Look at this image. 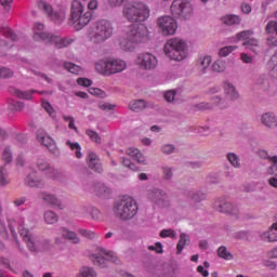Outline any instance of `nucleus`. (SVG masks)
<instances>
[{
  "mask_svg": "<svg viewBox=\"0 0 277 277\" xmlns=\"http://www.w3.org/2000/svg\"><path fill=\"white\" fill-rule=\"evenodd\" d=\"M211 62H212V58L209 55L200 57L197 61L198 70H200V72H207V69L211 66Z\"/></svg>",
  "mask_w": 277,
  "mask_h": 277,
  "instance_id": "nucleus-35",
  "label": "nucleus"
},
{
  "mask_svg": "<svg viewBox=\"0 0 277 277\" xmlns=\"http://www.w3.org/2000/svg\"><path fill=\"white\" fill-rule=\"evenodd\" d=\"M25 185L28 187H43L44 182L38 176V171H31L25 179Z\"/></svg>",
  "mask_w": 277,
  "mask_h": 277,
  "instance_id": "nucleus-26",
  "label": "nucleus"
},
{
  "mask_svg": "<svg viewBox=\"0 0 277 277\" xmlns=\"http://www.w3.org/2000/svg\"><path fill=\"white\" fill-rule=\"evenodd\" d=\"M160 153H162V155H174V153H176V146L171 143H164L160 147Z\"/></svg>",
  "mask_w": 277,
  "mask_h": 277,
  "instance_id": "nucleus-45",
  "label": "nucleus"
},
{
  "mask_svg": "<svg viewBox=\"0 0 277 277\" xmlns=\"http://www.w3.org/2000/svg\"><path fill=\"white\" fill-rule=\"evenodd\" d=\"M37 168L40 170V172H45L47 179H52V181H64V173L53 167L44 160V159H38L37 161Z\"/></svg>",
  "mask_w": 277,
  "mask_h": 277,
  "instance_id": "nucleus-16",
  "label": "nucleus"
},
{
  "mask_svg": "<svg viewBox=\"0 0 277 277\" xmlns=\"http://www.w3.org/2000/svg\"><path fill=\"white\" fill-rule=\"evenodd\" d=\"M212 103L213 105H216V107H220V109H225V107H228V101L217 95L212 97Z\"/></svg>",
  "mask_w": 277,
  "mask_h": 277,
  "instance_id": "nucleus-53",
  "label": "nucleus"
},
{
  "mask_svg": "<svg viewBox=\"0 0 277 277\" xmlns=\"http://www.w3.org/2000/svg\"><path fill=\"white\" fill-rule=\"evenodd\" d=\"M254 36V31L252 30H242L236 34L235 37H232V42H248Z\"/></svg>",
  "mask_w": 277,
  "mask_h": 277,
  "instance_id": "nucleus-31",
  "label": "nucleus"
},
{
  "mask_svg": "<svg viewBox=\"0 0 277 277\" xmlns=\"http://www.w3.org/2000/svg\"><path fill=\"white\" fill-rule=\"evenodd\" d=\"M43 220L45 224L53 225L60 222V216L55 212L48 210L43 213Z\"/></svg>",
  "mask_w": 277,
  "mask_h": 277,
  "instance_id": "nucleus-36",
  "label": "nucleus"
},
{
  "mask_svg": "<svg viewBox=\"0 0 277 277\" xmlns=\"http://www.w3.org/2000/svg\"><path fill=\"white\" fill-rule=\"evenodd\" d=\"M96 271L89 266H82L76 277H96Z\"/></svg>",
  "mask_w": 277,
  "mask_h": 277,
  "instance_id": "nucleus-42",
  "label": "nucleus"
},
{
  "mask_svg": "<svg viewBox=\"0 0 277 277\" xmlns=\"http://www.w3.org/2000/svg\"><path fill=\"white\" fill-rule=\"evenodd\" d=\"M114 36V24L107 19H100L95 22L91 32H89V40L93 44H103Z\"/></svg>",
  "mask_w": 277,
  "mask_h": 277,
  "instance_id": "nucleus-8",
  "label": "nucleus"
},
{
  "mask_svg": "<svg viewBox=\"0 0 277 277\" xmlns=\"http://www.w3.org/2000/svg\"><path fill=\"white\" fill-rule=\"evenodd\" d=\"M37 141L39 144H42V146H45L52 155H57L60 153V148H57L53 137H51L43 129L37 131Z\"/></svg>",
  "mask_w": 277,
  "mask_h": 277,
  "instance_id": "nucleus-18",
  "label": "nucleus"
},
{
  "mask_svg": "<svg viewBox=\"0 0 277 277\" xmlns=\"http://www.w3.org/2000/svg\"><path fill=\"white\" fill-rule=\"evenodd\" d=\"M213 207L219 213H224L225 215H229L234 220H239L241 216V211L239 210V206L237 203L230 201L226 197H219L214 200Z\"/></svg>",
  "mask_w": 277,
  "mask_h": 277,
  "instance_id": "nucleus-11",
  "label": "nucleus"
},
{
  "mask_svg": "<svg viewBox=\"0 0 277 277\" xmlns=\"http://www.w3.org/2000/svg\"><path fill=\"white\" fill-rule=\"evenodd\" d=\"M36 90H28V91H23L21 89L12 88L10 90V93L13 96H16V98H22V101H31L34 98V94H36Z\"/></svg>",
  "mask_w": 277,
  "mask_h": 277,
  "instance_id": "nucleus-25",
  "label": "nucleus"
},
{
  "mask_svg": "<svg viewBox=\"0 0 277 277\" xmlns=\"http://www.w3.org/2000/svg\"><path fill=\"white\" fill-rule=\"evenodd\" d=\"M121 163L124 168H128V170H131L132 172H140V167L135 164L131 159L129 158H122Z\"/></svg>",
  "mask_w": 277,
  "mask_h": 277,
  "instance_id": "nucleus-49",
  "label": "nucleus"
},
{
  "mask_svg": "<svg viewBox=\"0 0 277 277\" xmlns=\"http://www.w3.org/2000/svg\"><path fill=\"white\" fill-rule=\"evenodd\" d=\"M135 64L142 70H155L159 66V60L150 52H142L137 54Z\"/></svg>",
  "mask_w": 277,
  "mask_h": 277,
  "instance_id": "nucleus-15",
  "label": "nucleus"
},
{
  "mask_svg": "<svg viewBox=\"0 0 277 277\" xmlns=\"http://www.w3.org/2000/svg\"><path fill=\"white\" fill-rule=\"evenodd\" d=\"M217 254L220 259H224L225 261H233V253H230V251H228L225 246H221L217 249Z\"/></svg>",
  "mask_w": 277,
  "mask_h": 277,
  "instance_id": "nucleus-46",
  "label": "nucleus"
},
{
  "mask_svg": "<svg viewBox=\"0 0 277 277\" xmlns=\"http://www.w3.org/2000/svg\"><path fill=\"white\" fill-rule=\"evenodd\" d=\"M85 134L88 137H90L91 142H94L95 144H102L103 140L101 138V135L94 130H87Z\"/></svg>",
  "mask_w": 277,
  "mask_h": 277,
  "instance_id": "nucleus-55",
  "label": "nucleus"
},
{
  "mask_svg": "<svg viewBox=\"0 0 277 277\" xmlns=\"http://www.w3.org/2000/svg\"><path fill=\"white\" fill-rule=\"evenodd\" d=\"M159 236L161 237V239H176L177 234H176V230L172 228H167V229L160 230Z\"/></svg>",
  "mask_w": 277,
  "mask_h": 277,
  "instance_id": "nucleus-48",
  "label": "nucleus"
},
{
  "mask_svg": "<svg viewBox=\"0 0 277 277\" xmlns=\"http://www.w3.org/2000/svg\"><path fill=\"white\" fill-rule=\"evenodd\" d=\"M162 176L164 181H170V179L174 176V170L172 169V167H162Z\"/></svg>",
  "mask_w": 277,
  "mask_h": 277,
  "instance_id": "nucleus-58",
  "label": "nucleus"
},
{
  "mask_svg": "<svg viewBox=\"0 0 277 277\" xmlns=\"http://www.w3.org/2000/svg\"><path fill=\"white\" fill-rule=\"evenodd\" d=\"M89 94H92V96H98L100 98H105V96H107V93H105V91L94 87H91L89 89Z\"/></svg>",
  "mask_w": 277,
  "mask_h": 277,
  "instance_id": "nucleus-60",
  "label": "nucleus"
},
{
  "mask_svg": "<svg viewBox=\"0 0 277 277\" xmlns=\"http://www.w3.org/2000/svg\"><path fill=\"white\" fill-rule=\"evenodd\" d=\"M223 91L228 101H238L239 91H237V88L235 87V84H233V82L225 81L223 83Z\"/></svg>",
  "mask_w": 277,
  "mask_h": 277,
  "instance_id": "nucleus-24",
  "label": "nucleus"
},
{
  "mask_svg": "<svg viewBox=\"0 0 277 277\" xmlns=\"http://www.w3.org/2000/svg\"><path fill=\"white\" fill-rule=\"evenodd\" d=\"M98 253H93L90 255V260L92 263L100 267L101 269H105V267H109V262L115 263V265H120V259L116 256V253L113 251H108L107 249H103L101 247L97 248Z\"/></svg>",
  "mask_w": 277,
  "mask_h": 277,
  "instance_id": "nucleus-10",
  "label": "nucleus"
},
{
  "mask_svg": "<svg viewBox=\"0 0 277 277\" xmlns=\"http://www.w3.org/2000/svg\"><path fill=\"white\" fill-rule=\"evenodd\" d=\"M92 21V13L85 12V6L79 0L71 2L70 23L77 31H81L83 27Z\"/></svg>",
  "mask_w": 277,
  "mask_h": 277,
  "instance_id": "nucleus-7",
  "label": "nucleus"
},
{
  "mask_svg": "<svg viewBox=\"0 0 277 277\" xmlns=\"http://www.w3.org/2000/svg\"><path fill=\"white\" fill-rule=\"evenodd\" d=\"M265 31L271 36H277V22L269 21L265 27Z\"/></svg>",
  "mask_w": 277,
  "mask_h": 277,
  "instance_id": "nucleus-57",
  "label": "nucleus"
},
{
  "mask_svg": "<svg viewBox=\"0 0 277 277\" xmlns=\"http://www.w3.org/2000/svg\"><path fill=\"white\" fill-rule=\"evenodd\" d=\"M5 185H10V173L4 166H0V186L5 187Z\"/></svg>",
  "mask_w": 277,
  "mask_h": 277,
  "instance_id": "nucleus-39",
  "label": "nucleus"
},
{
  "mask_svg": "<svg viewBox=\"0 0 277 277\" xmlns=\"http://www.w3.org/2000/svg\"><path fill=\"white\" fill-rule=\"evenodd\" d=\"M137 201L133 197H122L117 200L114 205L113 212L114 215L121 220L122 222H128V220H133L137 215Z\"/></svg>",
  "mask_w": 277,
  "mask_h": 277,
  "instance_id": "nucleus-5",
  "label": "nucleus"
},
{
  "mask_svg": "<svg viewBox=\"0 0 277 277\" xmlns=\"http://www.w3.org/2000/svg\"><path fill=\"white\" fill-rule=\"evenodd\" d=\"M176 97V91L170 90L164 93V98L168 103H174V98Z\"/></svg>",
  "mask_w": 277,
  "mask_h": 277,
  "instance_id": "nucleus-62",
  "label": "nucleus"
},
{
  "mask_svg": "<svg viewBox=\"0 0 277 277\" xmlns=\"http://www.w3.org/2000/svg\"><path fill=\"white\" fill-rule=\"evenodd\" d=\"M41 198L45 202H49V205H53L54 207H60V199L52 194L49 193H41Z\"/></svg>",
  "mask_w": 277,
  "mask_h": 277,
  "instance_id": "nucleus-41",
  "label": "nucleus"
},
{
  "mask_svg": "<svg viewBox=\"0 0 277 277\" xmlns=\"http://www.w3.org/2000/svg\"><path fill=\"white\" fill-rule=\"evenodd\" d=\"M79 233L82 237L89 239L90 241H96L98 239V235L92 230L80 229Z\"/></svg>",
  "mask_w": 277,
  "mask_h": 277,
  "instance_id": "nucleus-51",
  "label": "nucleus"
},
{
  "mask_svg": "<svg viewBox=\"0 0 277 277\" xmlns=\"http://www.w3.org/2000/svg\"><path fill=\"white\" fill-rule=\"evenodd\" d=\"M274 230H277V222L273 223L269 230L261 234L262 241H267L269 243H274L275 241H277V233Z\"/></svg>",
  "mask_w": 277,
  "mask_h": 277,
  "instance_id": "nucleus-28",
  "label": "nucleus"
},
{
  "mask_svg": "<svg viewBox=\"0 0 277 277\" xmlns=\"http://www.w3.org/2000/svg\"><path fill=\"white\" fill-rule=\"evenodd\" d=\"M163 53L173 62H183L189 57V43L181 37H172L166 41Z\"/></svg>",
  "mask_w": 277,
  "mask_h": 277,
  "instance_id": "nucleus-3",
  "label": "nucleus"
},
{
  "mask_svg": "<svg viewBox=\"0 0 277 277\" xmlns=\"http://www.w3.org/2000/svg\"><path fill=\"white\" fill-rule=\"evenodd\" d=\"M221 23L226 27H233L235 25H241V17L236 14H227L221 17Z\"/></svg>",
  "mask_w": 277,
  "mask_h": 277,
  "instance_id": "nucleus-29",
  "label": "nucleus"
},
{
  "mask_svg": "<svg viewBox=\"0 0 277 277\" xmlns=\"http://www.w3.org/2000/svg\"><path fill=\"white\" fill-rule=\"evenodd\" d=\"M14 44H10L9 40L1 39L0 40V56L3 57L8 55V51L12 49Z\"/></svg>",
  "mask_w": 277,
  "mask_h": 277,
  "instance_id": "nucleus-47",
  "label": "nucleus"
},
{
  "mask_svg": "<svg viewBox=\"0 0 277 277\" xmlns=\"http://www.w3.org/2000/svg\"><path fill=\"white\" fill-rule=\"evenodd\" d=\"M95 192H96L97 196H100L102 198H107V196H109V194H111V188L107 187L103 183H98L95 186Z\"/></svg>",
  "mask_w": 277,
  "mask_h": 277,
  "instance_id": "nucleus-37",
  "label": "nucleus"
},
{
  "mask_svg": "<svg viewBox=\"0 0 277 277\" xmlns=\"http://www.w3.org/2000/svg\"><path fill=\"white\" fill-rule=\"evenodd\" d=\"M38 8L39 10L44 12V14H47L50 21H52V23H55V25H62L66 21V10L64 9L54 11L51 3L43 0L38 2Z\"/></svg>",
  "mask_w": 277,
  "mask_h": 277,
  "instance_id": "nucleus-14",
  "label": "nucleus"
},
{
  "mask_svg": "<svg viewBox=\"0 0 277 277\" xmlns=\"http://www.w3.org/2000/svg\"><path fill=\"white\" fill-rule=\"evenodd\" d=\"M146 107H148V104L144 100H134L129 103V109H131V111H135L136 114L143 111V109H146Z\"/></svg>",
  "mask_w": 277,
  "mask_h": 277,
  "instance_id": "nucleus-33",
  "label": "nucleus"
},
{
  "mask_svg": "<svg viewBox=\"0 0 277 277\" xmlns=\"http://www.w3.org/2000/svg\"><path fill=\"white\" fill-rule=\"evenodd\" d=\"M122 16L128 23H146L150 18V8L140 0H132L122 8Z\"/></svg>",
  "mask_w": 277,
  "mask_h": 277,
  "instance_id": "nucleus-2",
  "label": "nucleus"
},
{
  "mask_svg": "<svg viewBox=\"0 0 277 277\" xmlns=\"http://www.w3.org/2000/svg\"><path fill=\"white\" fill-rule=\"evenodd\" d=\"M16 248L19 250L21 254L27 255V252L31 254H38V252H49L51 250V245L49 243H18Z\"/></svg>",
  "mask_w": 277,
  "mask_h": 277,
  "instance_id": "nucleus-17",
  "label": "nucleus"
},
{
  "mask_svg": "<svg viewBox=\"0 0 277 277\" xmlns=\"http://www.w3.org/2000/svg\"><path fill=\"white\" fill-rule=\"evenodd\" d=\"M9 106L12 111H23V109H25V104L23 102L14 100L9 101Z\"/></svg>",
  "mask_w": 277,
  "mask_h": 277,
  "instance_id": "nucleus-56",
  "label": "nucleus"
},
{
  "mask_svg": "<svg viewBox=\"0 0 277 277\" xmlns=\"http://www.w3.org/2000/svg\"><path fill=\"white\" fill-rule=\"evenodd\" d=\"M255 85H258V88H260L261 90H267V88H269V76L265 74L261 75L256 79Z\"/></svg>",
  "mask_w": 277,
  "mask_h": 277,
  "instance_id": "nucleus-40",
  "label": "nucleus"
},
{
  "mask_svg": "<svg viewBox=\"0 0 277 277\" xmlns=\"http://www.w3.org/2000/svg\"><path fill=\"white\" fill-rule=\"evenodd\" d=\"M148 38L149 32L146 25H131L128 31L120 39L119 47L122 51L131 53L135 51V47H137V44H142V42H148Z\"/></svg>",
  "mask_w": 277,
  "mask_h": 277,
  "instance_id": "nucleus-1",
  "label": "nucleus"
},
{
  "mask_svg": "<svg viewBox=\"0 0 277 277\" xmlns=\"http://www.w3.org/2000/svg\"><path fill=\"white\" fill-rule=\"evenodd\" d=\"M61 236L63 239H66V241H72V243H79V236L75 232H70L69 229H66V227L61 228Z\"/></svg>",
  "mask_w": 277,
  "mask_h": 277,
  "instance_id": "nucleus-34",
  "label": "nucleus"
},
{
  "mask_svg": "<svg viewBox=\"0 0 277 277\" xmlns=\"http://www.w3.org/2000/svg\"><path fill=\"white\" fill-rule=\"evenodd\" d=\"M72 42H75L74 38L60 37V36H55V35H52L50 40L48 41V43L54 44V47H56V49H66V47H70V44H72Z\"/></svg>",
  "mask_w": 277,
  "mask_h": 277,
  "instance_id": "nucleus-21",
  "label": "nucleus"
},
{
  "mask_svg": "<svg viewBox=\"0 0 277 277\" xmlns=\"http://www.w3.org/2000/svg\"><path fill=\"white\" fill-rule=\"evenodd\" d=\"M66 146L72 150L77 157V159H81L83 154H81V145L78 142H71L70 140L66 141Z\"/></svg>",
  "mask_w": 277,
  "mask_h": 277,
  "instance_id": "nucleus-38",
  "label": "nucleus"
},
{
  "mask_svg": "<svg viewBox=\"0 0 277 277\" xmlns=\"http://www.w3.org/2000/svg\"><path fill=\"white\" fill-rule=\"evenodd\" d=\"M126 154L128 155V157H131L134 161H136L141 166L148 164V160L146 159V156H144V154H142V151L138 148L129 147L126 150Z\"/></svg>",
  "mask_w": 277,
  "mask_h": 277,
  "instance_id": "nucleus-22",
  "label": "nucleus"
},
{
  "mask_svg": "<svg viewBox=\"0 0 277 277\" xmlns=\"http://www.w3.org/2000/svg\"><path fill=\"white\" fill-rule=\"evenodd\" d=\"M147 198L148 200H150L155 205H159L160 207H163V205L168 202V194L159 188L148 190Z\"/></svg>",
  "mask_w": 277,
  "mask_h": 277,
  "instance_id": "nucleus-20",
  "label": "nucleus"
},
{
  "mask_svg": "<svg viewBox=\"0 0 277 277\" xmlns=\"http://www.w3.org/2000/svg\"><path fill=\"white\" fill-rule=\"evenodd\" d=\"M158 32L166 38L175 36L179 30V22L170 15H162L156 19Z\"/></svg>",
  "mask_w": 277,
  "mask_h": 277,
  "instance_id": "nucleus-12",
  "label": "nucleus"
},
{
  "mask_svg": "<svg viewBox=\"0 0 277 277\" xmlns=\"http://www.w3.org/2000/svg\"><path fill=\"white\" fill-rule=\"evenodd\" d=\"M2 159L5 161V163H10L12 161V149L10 147H4L2 151Z\"/></svg>",
  "mask_w": 277,
  "mask_h": 277,
  "instance_id": "nucleus-61",
  "label": "nucleus"
},
{
  "mask_svg": "<svg viewBox=\"0 0 277 277\" xmlns=\"http://www.w3.org/2000/svg\"><path fill=\"white\" fill-rule=\"evenodd\" d=\"M0 34H2L4 38H6L8 40H12L13 42H16V40H18V36L14 34V30H12V28L8 26V24H3L0 26Z\"/></svg>",
  "mask_w": 277,
  "mask_h": 277,
  "instance_id": "nucleus-32",
  "label": "nucleus"
},
{
  "mask_svg": "<svg viewBox=\"0 0 277 277\" xmlns=\"http://www.w3.org/2000/svg\"><path fill=\"white\" fill-rule=\"evenodd\" d=\"M51 32H47L44 30V24L42 23H35L32 27V38L35 42H48L51 40Z\"/></svg>",
  "mask_w": 277,
  "mask_h": 277,
  "instance_id": "nucleus-19",
  "label": "nucleus"
},
{
  "mask_svg": "<svg viewBox=\"0 0 277 277\" xmlns=\"http://www.w3.org/2000/svg\"><path fill=\"white\" fill-rule=\"evenodd\" d=\"M242 47H245L249 51H252V53H261V42H259V39L254 37H251L248 41L242 42Z\"/></svg>",
  "mask_w": 277,
  "mask_h": 277,
  "instance_id": "nucleus-30",
  "label": "nucleus"
},
{
  "mask_svg": "<svg viewBox=\"0 0 277 277\" xmlns=\"http://www.w3.org/2000/svg\"><path fill=\"white\" fill-rule=\"evenodd\" d=\"M64 68L68 70V72H71V75H81V72H83V68L75 63H65Z\"/></svg>",
  "mask_w": 277,
  "mask_h": 277,
  "instance_id": "nucleus-44",
  "label": "nucleus"
},
{
  "mask_svg": "<svg viewBox=\"0 0 277 277\" xmlns=\"http://www.w3.org/2000/svg\"><path fill=\"white\" fill-rule=\"evenodd\" d=\"M234 51H237V45H226L219 51V55L220 57H228Z\"/></svg>",
  "mask_w": 277,
  "mask_h": 277,
  "instance_id": "nucleus-52",
  "label": "nucleus"
},
{
  "mask_svg": "<svg viewBox=\"0 0 277 277\" xmlns=\"http://www.w3.org/2000/svg\"><path fill=\"white\" fill-rule=\"evenodd\" d=\"M36 226V223L25 220L23 216H17L15 219L9 220V228L12 233V235H16V228L19 233V236L22 237L23 241L26 243H36L38 241L39 237L38 235L29 232V227L34 228Z\"/></svg>",
  "mask_w": 277,
  "mask_h": 277,
  "instance_id": "nucleus-4",
  "label": "nucleus"
},
{
  "mask_svg": "<svg viewBox=\"0 0 277 277\" xmlns=\"http://www.w3.org/2000/svg\"><path fill=\"white\" fill-rule=\"evenodd\" d=\"M170 13L174 18L189 21L194 16V4L189 0H173L170 5Z\"/></svg>",
  "mask_w": 277,
  "mask_h": 277,
  "instance_id": "nucleus-9",
  "label": "nucleus"
},
{
  "mask_svg": "<svg viewBox=\"0 0 277 277\" xmlns=\"http://www.w3.org/2000/svg\"><path fill=\"white\" fill-rule=\"evenodd\" d=\"M77 83L78 85H82L83 88H90V85H92V80L88 78H78Z\"/></svg>",
  "mask_w": 277,
  "mask_h": 277,
  "instance_id": "nucleus-63",
  "label": "nucleus"
},
{
  "mask_svg": "<svg viewBox=\"0 0 277 277\" xmlns=\"http://www.w3.org/2000/svg\"><path fill=\"white\" fill-rule=\"evenodd\" d=\"M42 107L47 111V114H49V116L51 118H53V119L57 118V113H55V109L53 108L51 103H49L47 101H42Z\"/></svg>",
  "mask_w": 277,
  "mask_h": 277,
  "instance_id": "nucleus-54",
  "label": "nucleus"
},
{
  "mask_svg": "<svg viewBox=\"0 0 277 277\" xmlns=\"http://www.w3.org/2000/svg\"><path fill=\"white\" fill-rule=\"evenodd\" d=\"M240 60H241V62H243V64H252V62H253L252 56L249 55V54L246 53V52H242V53L240 54Z\"/></svg>",
  "mask_w": 277,
  "mask_h": 277,
  "instance_id": "nucleus-64",
  "label": "nucleus"
},
{
  "mask_svg": "<svg viewBox=\"0 0 277 277\" xmlns=\"http://www.w3.org/2000/svg\"><path fill=\"white\" fill-rule=\"evenodd\" d=\"M14 77V71L8 67H0V79H10Z\"/></svg>",
  "mask_w": 277,
  "mask_h": 277,
  "instance_id": "nucleus-59",
  "label": "nucleus"
},
{
  "mask_svg": "<svg viewBox=\"0 0 277 277\" xmlns=\"http://www.w3.org/2000/svg\"><path fill=\"white\" fill-rule=\"evenodd\" d=\"M87 161L91 170L97 172L98 174L103 172V164L101 163V159H98V156H96V154H89Z\"/></svg>",
  "mask_w": 277,
  "mask_h": 277,
  "instance_id": "nucleus-27",
  "label": "nucleus"
},
{
  "mask_svg": "<svg viewBox=\"0 0 277 277\" xmlns=\"http://www.w3.org/2000/svg\"><path fill=\"white\" fill-rule=\"evenodd\" d=\"M261 124L266 129H277V116L273 111H267L261 116Z\"/></svg>",
  "mask_w": 277,
  "mask_h": 277,
  "instance_id": "nucleus-23",
  "label": "nucleus"
},
{
  "mask_svg": "<svg viewBox=\"0 0 277 277\" xmlns=\"http://www.w3.org/2000/svg\"><path fill=\"white\" fill-rule=\"evenodd\" d=\"M213 72H224L226 70V61L219 58L212 63Z\"/></svg>",
  "mask_w": 277,
  "mask_h": 277,
  "instance_id": "nucleus-43",
  "label": "nucleus"
},
{
  "mask_svg": "<svg viewBox=\"0 0 277 277\" xmlns=\"http://www.w3.org/2000/svg\"><path fill=\"white\" fill-rule=\"evenodd\" d=\"M95 70L98 75L111 77V75H118V72L127 70V61L111 57L101 58L95 62Z\"/></svg>",
  "mask_w": 277,
  "mask_h": 277,
  "instance_id": "nucleus-6",
  "label": "nucleus"
},
{
  "mask_svg": "<svg viewBox=\"0 0 277 277\" xmlns=\"http://www.w3.org/2000/svg\"><path fill=\"white\" fill-rule=\"evenodd\" d=\"M258 155L261 159H268L273 163L266 168L264 174L268 176L267 183L269 187L277 189V156H269V153L265 149L259 150Z\"/></svg>",
  "mask_w": 277,
  "mask_h": 277,
  "instance_id": "nucleus-13",
  "label": "nucleus"
},
{
  "mask_svg": "<svg viewBox=\"0 0 277 277\" xmlns=\"http://www.w3.org/2000/svg\"><path fill=\"white\" fill-rule=\"evenodd\" d=\"M227 160L229 161L230 166H233V168H241L239 156H237V154L235 153L227 154Z\"/></svg>",
  "mask_w": 277,
  "mask_h": 277,
  "instance_id": "nucleus-50",
  "label": "nucleus"
}]
</instances>
